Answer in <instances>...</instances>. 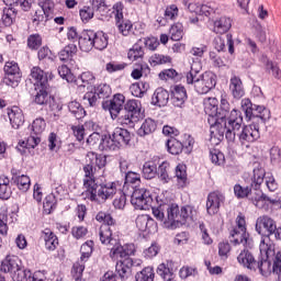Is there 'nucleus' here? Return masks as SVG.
<instances>
[{
  "label": "nucleus",
  "mask_w": 281,
  "mask_h": 281,
  "mask_svg": "<svg viewBox=\"0 0 281 281\" xmlns=\"http://www.w3.org/2000/svg\"><path fill=\"white\" fill-rule=\"evenodd\" d=\"M120 147L121 146L115 140L113 134L102 136L100 146H99L101 150H117V148Z\"/></svg>",
  "instance_id": "nucleus-37"
},
{
  "label": "nucleus",
  "mask_w": 281,
  "mask_h": 281,
  "mask_svg": "<svg viewBox=\"0 0 281 281\" xmlns=\"http://www.w3.org/2000/svg\"><path fill=\"white\" fill-rule=\"evenodd\" d=\"M8 223H10V215L5 209L0 210V234L8 236Z\"/></svg>",
  "instance_id": "nucleus-50"
},
{
  "label": "nucleus",
  "mask_w": 281,
  "mask_h": 281,
  "mask_svg": "<svg viewBox=\"0 0 281 281\" xmlns=\"http://www.w3.org/2000/svg\"><path fill=\"white\" fill-rule=\"evenodd\" d=\"M5 5H20L24 12H27L32 8L34 0H3Z\"/></svg>",
  "instance_id": "nucleus-58"
},
{
  "label": "nucleus",
  "mask_w": 281,
  "mask_h": 281,
  "mask_svg": "<svg viewBox=\"0 0 281 281\" xmlns=\"http://www.w3.org/2000/svg\"><path fill=\"white\" fill-rule=\"evenodd\" d=\"M77 52H78V46H76V44H69L59 52L58 54L59 60H61L63 63H67V60H69V58L76 55Z\"/></svg>",
  "instance_id": "nucleus-42"
},
{
  "label": "nucleus",
  "mask_w": 281,
  "mask_h": 281,
  "mask_svg": "<svg viewBox=\"0 0 281 281\" xmlns=\"http://www.w3.org/2000/svg\"><path fill=\"white\" fill-rule=\"evenodd\" d=\"M239 265L246 267V269H254L256 270V259L254 255L250 254L249 250L244 249L237 257Z\"/></svg>",
  "instance_id": "nucleus-29"
},
{
  "label": "nucleus",
  "mask_w": 281,
  "mask_h": 281,
  "mask_svg": "<svg viewBox=\"0 0 281 281\" xmlns=\"http://www.w3.org/2000/svg\"><path fill=\"white\" fill-rule=\"evenodd\" d=\"M201 72V64L193 63L190 66V70L186 74L187 85H192L196 93L205 94L210 93L214 87H216V75L212 71H206L202 75Z\"/></svg>",
  "instance_id": "nucleus-4"
},
{
  "label": "nucleus",
  "mask_w": 281,
  "mask_h": 281,
  "mask_svg": "<svg viewBox=\"0 0 281 281\" xmlns=\"http://www.w3.org/2000/svg\"><path fill=\"white\" fill-rule=\"evenodd\" d=\"M153 214L157 221L168 223L171 227H179L177 226V218L180 214L179 205L160 203L153 206Z\"/></svg>",
  "instance_id": "nucleus-6"
},
{
  "label": "nucleus",
  "mask_w": 281,
  "mask_h": 281,
  "mask_svg": "<svg viewBox=\"0 0 281 281\" xmlns=\"http://www.w3.org/2000/svg\"><path fill=\"white\" fill-rule=\"evenodd\" d=\"M112 14L114 16L115 23H120V21H124V3L116 2L112 7Z\"/></svg>",
  "instance_id": "nucleus-59"
},
{
  "label": "nucleus",
  "mask_w": 281,
  "mask_h": 281,
  "mask_svg": "<svg viewBox=\"0 0 281 281\" xmlns=\"http://www.w3.org/2000/svg\"><path fill=\"white\" fill-rule=\"evenodd\" d=\"M223 9L221 5L215 2H209L206 4H201L200 7V15L201 16H214V14H221Z\"/></svg>",
  "instance_id": "nucleus-35"
},
{
  "label": "nucleus",
  "mask_w": 281,
  "mask_h": 281,
  "mask_svg": "<svg viewBox=\"0 0 281 281\" xmlns=\"http://www.w3.org/2000/svg\"><path fill=\"white\" fill-rule=\"evenodd\" d=\"M111 97V87L106 83H101L98 87L91 88L83 95V102L89 104V106H95L98 100H104Z\"/></svg>",
  "instance_id": "nucleus-10"
},
{
  "label": "nucleus",
  "mask_w": 281,
  "mask_h": 281,
  "mask_svg": "<svg viewBox=\"0 0 281 281\" xmlns=\"http://www.w3.org/2000/svg\"><path fill=\"white\" fill-rule=\"evenodd\" d=\"M37 144H41V138L38 136H30L26 142L19 143L20 148L18 147V150H20L22 155H25V150L36 148Z\"/></svg>",
  "instance_id": "nucleus-43"
},
{
  "label": "nucleus",
  "mask_w": 281,
  "mask_h": 281,
  "mask_svg": "<svg viewBox=\"0 0 281 281\" xmlns=\"http://www.w3.org/2000/svg\"><path fill=\"white\" fill-rule=\"evenodd\" d=\"M169 36L171 41H181L183 38V24L176 23L169 29Z\"/></svg>",
  "instance_id": "nucleus-52"
},
{
  "label": "nucleus",
  "mask_w": 281,
  "mask_h": 281,
  "mask_svg": "<svg viewBox=\"0 0 281 281\" xmlns=\"http://www.w3.org/2000/svg\"><path fill=\"white\" fill-rule=\"evenodd\" d=\"M259 251L261 260L256 261V269H259L261 276H269V273L273 271V266H271V261H269V256H273V252L276 251L273 240L269 237H261Z\"/></svg>",
  "instance_id": "nucleus-5"
},
{
  "label": "nucleus",
  "mask_w": 281,
  "mask_h": 281,
  "mask_svg": "<svg viewBox=\"0 0 281 281\" xmlns=\"http://www.w3.org/2000/svg\"><path fill=\"white\" fill-rule=\"evenodd\" d=\"M241 111H244L246 117L248 120H251L254 117V103H251V100L249 99H243L240 102Z\"/></svg>",
  "instance_id": "nucleus-64"
},
{
  "label": "nucleus",
  "mask_w": 281,
  "mask_h": 281,
  "mask_svg": "<svg viewBox=\"0 0 281 281\" xmlns=\"http://www.w3.org/2000/svg\"><path fill=\"white\" fill-rule=\"evenodd\" d=\"M249 240V233H247V226L245 222V216L238 215L236 218V225L229 233V241L233 245H247Z\"/></svg>",
  "instance_id": "nucleus-8"
},
{
  "label": "nucleus",
  "mask_w": 281,
  "mask_h": 281,
  "mask_svg": "<svg viewBox=\"0 0 281 281\" xmlns=\"http://www.w3.org/2000/svg\"><path fill=\"white\" fill-rule=\"evenodd\" d=\"M157 131V122L153 119H146L138 128L139 137H146V135H153Z\"/></svg>",
  "instance_id": "nucleus-34"
},
{
  "label": "nucleus",
  "mask_w": 281,
  "mask_h": 281,
  "mask_svg": "<svg viewBox=\"0 0 281 281\" xmlns=\"http://www.w3.org/2000/svg\"><path fill=\"white\" fill-rule=\"evenodd\" d=\"M112 136H114L119 146H126L128 145V142H131V133L126 128L116 127L113 131Z\"/></svg>",
  "instance_id": "nucleus-33"
},
{
  "label": "nucleus",
  "mask_w": 281,
  "mask_h": 281,
  "mask_svg": "<svg viewBox=\"0 0 281 281\" xmlns=\"http://www.w3.org/2000/svg\"><path fill=\"white\" fill-rule=\"evenodd\" d=\"M167 150L170 155H181L183 153V143L175 137H171L166 143Z\"/></svg>",
  "instance_id": "nucleus-39"
},
{
  "label": "nucleus",
  "mask_w": 281,
  "mask_h": 281,
  "mask_svg": "<svg viewBox=\"0 0 281 281\" xmlns=\"http://www.w3.org/2000/svg\"><path fill=\"white\" fill-rule=\"evenodd\" d=\"M133 188V193L131 196V203L135 210H149L151 207L153 211V196L150 195V191L147 189L140 188L135 189Z\"/></svg>",
  "instance_id": "nucleus-9"
},
{
  "label": "nucleus",
  "mask_w": 281,
  "mask_h": 281,
  "mask_svg": "<svg viewBox=\"0 0 281 281\" xmlns=\"http://www.w3.org/2000/svg\"><path fill=\"white\" fill-rule=\"evenodd\" d=\"M46 127H47V123L43 117L35 119L31 125V128L34 135H42V133L45 132Z\"/></svg>",
  "instance_id": "nucleus-54"
},
{
  "label": "nucleus",
  "mask_w": 281,
  "mask_h": 281,
  "mask_svg": "<svg viewBox=\"0 0 281 281\" xmlns=\"http://www.w3.org/2000/svg\"><path fill=\"white\" fill-rule=\"evenodd\" d=\"M42 238L48 251H54L58 247V237L49 228H45L42 232Z\"/></svg>",
  "instance_id": "nucleus-25"
},
{
  "label": "nucleus",
  "mask_w": 281,
  "mask_h": 281,
  "mask_svg": "<svg viewBox=\"0 0 281 281\" xmlns=\"http://www.w3.org/2000/svg\"><path fill=\"white\" fill-rule=\"evenodd\" d=\"M43 207L46 214H52V210L56 207V194L49 193L48 195H46Z\"/></svg>",
  "instance_id": "nucleus-61"
},
{
  "label": "nucleus",
  "mask_w": 281,
  "mask_h": 281,
  "mask_svg": "<svg viewBox=\"0 0 281 281\" xmlns=\"http://www.w3.org/2000/svg\"><path fill=\"white\" fill-rule=\"evenodd\" d=\"M49 85L46 86H35V98H34V102L35 104H47L48 100H49V92H47Z\"/></svg>",
  "instance_id": "nucleus-36"
},
{
  "label": "nucleus",
  "mask_w": 281,
  "mask_h": 281,
  "mask_svg": "<svg viewBox=\"0 0 281 281\" xmlns=\"http://www.w3.org/2000/svg\"><path fill=\"white\" fill-rule=\"evenodd\" d=\"M127 58L130 60H139V58H144V48L139 44H134L127 53Z\"/></svg>",
  "instance_id": "nucleus-55"
},
{
  "label": "nucleus",
  "mask_w": 281,
  "mask_h": 281,
  "mask_svg": "<svg viewBox=\"0 0 281 281\" xmlns=\"http://www.w3.org/2000/svg\"><path fill=\"white\" fill-rule=\"evenodd\" d=\"M136 281H155V270L153 267H146L135 276Z\"/></svg>",
  "instance_id": "nucleus-48"
},
{
  "label": "nucleus",
  "mask_w": 281,
  "mask_h": 281,
  "mask_svg": "<svg viewBox=\"0 0 281 281\" xmlns=\"http://www.w3.org/2000/svg\"><path fill=\"white\" fill-rule=\"evenodd\" d=\"M232 30V19L225 15L216 18L213 21L214 34H227V31Z\"/></svg>",
  "instance_id": "nucleus-22"
},
{
  "label": "nucleus",
  "mask_w": 281,
  "mask_h": 281,
  "mask_svg": "<svg viewBox=\"0 0 281 281\" xmlns=\"http://www.w3.org/2000/svg\"><path fill=\"white\" fill-rule=\"evenodd\" d=\"M12 196V188H10V178L5 176L0 177V199L8 201Z\"/></svg>",
  "instance_id": "nucleus-38"
},
{
  "label": "nucleus",
  "mask_w": 281,
  "mask_h": 281,
  "mask_svg": "<svg viewBox=\"0 0 281 281\" xmlns=\"http://www.w3.org/2000/svg\"><path fill=\"white\" fill-rule=\"evenodd\" d=\"M136 227L139 232H148V234L157 232V223L147 214L138 215L136 217Z\"/></svg>",
  "instance_id": "nucleus-17"
},
{
  "label": "nucleus",
  "mask_w": 281,
  "mask_h": 281,
  "mask_svg": "<svg viewBox=\"0 0 281 281\" xmlns=\"http://www.w3.org/2000/svg\"><path fill=\"white\" fill-rule=\"evenodd\" d=\"M79 49L91 52L93 49V31H83L79 36Z\"/></svg>",
  "instance_id": "nucleus-24"
},
{
  "label": "nucleus",
  "mask_w": 281,
  "mask_h": 281,
  "mask_svg": "<svg viewBox=\"0 0 281 281\" xmlns=\"http://www.w3.org/2000/svg\"><path fill=\"white\" fill-rule=\"evenodd\" d=\"M99 238L102 245H115L116 238L113 237V225L102 224L99 229Z\"/></svg>",
  "instance_id": "nucleus-20"
},
{
  "label": "nucleus",
  "mask_w": 281,
  "mask_h": 281,
  "mask_svg": "<svg viewBox=\"0 0 281 281\" xmlns=\"http://www.w3.org/2000/svg\"><path fill=\"white\" fill-rule=\"evenodd\" d=\"M4 85L13 89L14 87H19V82H21V69L19 68V64L15 61H7L4 65Z\"/></svg>",
  "instance_id": "nucleus-11"
},
{
  "label": "nucleus",
  "mask_w": 281,
  "mask_h": 281,
  "mask_svg": "<svg viewBox=\"0 0 281 281\" xmlns=\"http://www.w3.org/2000/svg\"><path fill=\"white\" fill-rule=\"evenodd\" d=\"M188 100V92L186 91V87L176 86L172 91V102L175 106H183Z\"/></svg>",
  "instance_id": "nucleus-28"
},
{
  "label": "nucleus",
  "mask_w": 281,
  "mask_h": 281,
  "mask_svg": "<svg viewBox=\"0 0 281 281\" xmlns=\"http://www.w3.org/2000/svg\"><path fill=\"white\" fill-rule=\"evenodd\" d=\"M16 16V12L12 8H5L2 11L1 23L4 27H10L12 23H14V19Z\"/></svg>",
  "instance_id": "nucleus-47"
},
{
  "label": "nucleus",
  "mask_w": 281,
  "mask_h": 281,
  "mask_svg": "<svg viewBox=\"0 0 281 281\" xmlns=\"http://www.w3.org/2000/svg\"><path fill=\"white\" fill-rule=\"evenodd\" d=\"M170 100V93L164 88H157L151 97V104L155 106H166Z\"/></svg>",
  "instance_id": "nucleus-23"
},
{
  "label": "nucleus",
  "mask_w": 281,
  "mask_h": 281,
  "mask_svg": "<svg viewBox=\"0 0 281 281\" xmlns=\"http://www.w3.org/2000/svg\"><path fill=\"white\" fill-rule=\"evenodd\" d=\"M133 268V259L125 258L116 262V272L120 278H128L131 276V269Z\"/></svg>",
  "instance_id": "nucleus-26"
},
{
  "label": "nucleus",
  "mask_w": 281,
  "mask_h": 281,
  "mask_svg": "<svg viewBox=\"0 0 281 281\" xmlns=\"http://www.w3.org/2000/svg\"><path fill=\"white\" fill-rule=\"evenodd\" d=\"M229 101H227V94L221 95V108L218 111V99L206 98L204 99V113L209 116L207 122L210 124L211 139H217L222 142L225 137V120L232 114L229 112Z\"/></svg>",
  "instance_id": "nucleus-3"
},
{
  "label": "nucleus",
  "mask_w": 281,
  "mask_h": 281,
  "mask_svg": "<svg viewBox=\"0 0 281 281\" xmlns=\"http://www.w3.org/2000/svg\"><path fill=\"white\" fill-rule=\"evenodd\" d=\"M58 75L60 78H63V80H66L67 82H76V76L71 74V69H69V67L66 65L58 67Z\"/></svg>",
  "instance_id": "nucleus-60"
},
{
  "label": "nucleus",
  "mask_w": 281,
  "mask_h": 281,
  "mask_svg": "<svg viewBox=\"0 0 281 281\" xmlns=\"http://www.w3.org/2000/svg\"><path fill=\"white\" fill-rule=\"evenodd\" d=\"M234 194L237 199H247L249 194H251V188L250 187H243L240 184L234 186Z\"/></svg>",
  "instance_id": "nucleus-63"
},
{
  "label": "nucleus",
  "mask_w": 281,
  "mask_h": 281,
  "mask_svg": "<svg viewBox=\"0 0 281 281\" xmlns=\"http://www.w3.org/2000/svg\"><path fill=\"white\" fill-rule=\"evenodd\" d=\"M31 80L34 85V87H43L48 85L47 82V76L45 75V71L38 67H33L31 70Z\"/></svg>",
  "instance_id": "nucleus-27"
},
{
  "label": "nucleus",
  "mask_w": 281,
  "mask_h": 281,
  "mask_svg": "<svg viewBox=\"0 0 281 281\" xmlns=\"http://www.w3.org/2000/svg\"><path fill=\"white\" fill-rule=\"evenodd\" d=\"M94 14H95V11L93 9V4L91 3L82 5L79 9V16L82 23H89V21L93 19Z\"/></svg>",
  "instance_id": "nucleus-40"
},
{
  "label": "nucleus",
  "mask_w": 281,
  "mask_h": 281,
  "mask_svg": "<svg viewBox=\"0 0 281 281\" xmlns=\"http://www.w3.org/2000/svg\"><path fill=\"white\" fill-rule=\"evenodd\" d=\"M142 183V176L135 171H128L125 175V184L123 188H128V186H139Z\"/></svg>",
  "instance_id": "nucleus-51"
},
{
  "label": "nucleus",
  "mask_w": 281,
  "mask_h": 281,
  "mask_svg": "<svg viewBox=\"0 0 281 281\" xmlns=\"http://www.w3.org/2000/svg\"><path fill=\"white\" fill-rule=\"evenodd\" d=\"M224 134L229 144H234L236 137H238L239 144L245 148H249L254 142L260 139L258 125H243V114L236 109L231 111L227 121L224 123Z\"/></svg>",
  "instance_id": "nucleus-2"
},
{
  "label": "nucleus",
  "mask_w": 281,
  "mask_h": 281,
  "mask_svg": "<svg viewBox=\"0 0 281 281\" xmlns=\"http://www.w3.org/2000/svg\"><path fill=\"white\" fill-rule=\"evenodd\" d=\"M106 166V157L90 151L86 156V165L83 166V199H88L92 203H106L109 199H113L117 194V182H101L98 184L95 179V168L102 169Z\"/></svg>",
  "instance_id": "nucleus-1"
},
{
  "label": "nucleus",
  "mask_w": 281,
  "mask_h": 281,
  "mask_svg": "<svg viewBox=\"0 0 281 281\" xmlns=\"http://www.w3.org/2000/svg\"><path fill=\"white\" fill-rule=\"evenodd\" d=\"M251 187L258 190L266 181V186L269 192H276L278 190V182L272 173H267L265 168L257 166L252 170Z\"/></svg>",
  "instance_id": "nucleus-7"
},
{
  "label": "nucleus",
  "mask_w": 281,
  "mask_h": 281,
  "mask_svg": "<svg viewBox=\"0 0 281 281\" xmlns=\"http://www.w3.org/2000/svg\"><path fill=\"white\" fill-rule=\"evenodd\" d=\"M115 25L120 34L123 36H128V34H131V30H133V23L127 19L116 22Z\"/></svg>",
  "instance_id": "nucleus-57"
},
{
  "label": "nucleus",
  "mask_w": 281,
  "mask_h": 281,
  "mask_svg": "<svg viewBox=\"0 0 281 281\" xmlns=\"http://www.w3.org/2000/svg\"><path fill=\"white\" fill-rule=\"evenodd\" d=\"M223 203H225V194L221 191L211 192L206 200L207 214H210V216L218 214V210H221V205H223Z\"/></svg>",
  "instance_id": "nucleus-14"
},
{
  "label": "nucleus",
  "mask_w": 281,
  "mask_h": 281,
  "mask_svg": "<svg viewBox=\"0 0 281 281\" xmlns=\"http://www.w3.org/2000/svg\"><path fill=\"white\" fill-rule=\"evenodd\" d=\"M124 109L127 113L132 114L134 120H142V117H144V110L142 109V101L139 100H128L125 103Z\"/></svg>",
  "instance_id": "nucleus-21"
},
{
  "label": "nucleus",
  "mask_w": 281,
  "mask_h": 281,
  "mask_svg": "<svg viewBox=\"0 0 281 281\" xmlns=\"http://www.w3.org/2000/svg\"><path fill=\"white\" fill-rule=\"evenodd\" d=\"M92 44L94 49H99V52L106 49V47H109V35L104 32H93Z\"/></svg>",
  "instance_id": "nucleus-32"
},
{
  "label": "nucleus",
  "mask_w": 281,
  "mask_h": 281,
  "mask_svg": "<svg viewBox=\"0 0 281 281\" xmlns=\"http://www.w3.org/2000/svg\"><path fill=\"white\" fill-rule=\"evenodd\" d=\"M13 181L21 192H27V190H30V186H32V180L25 175L13 178Z\"/></svg>",
  "instance_id": "nucleus-46"
},
{
  "label": "nucleus",
  "mask_w": 281,
  "mask_h": 281,
  "mask_svg": "<svg viewBox=\"0 0 281 281\" xmlns=\"http://www.w3.org/2000/svg\"><path fill=\"white\" fill-rule=\"evenodd\" d=\"M196 211L190 205L183 206L180 210L179 216L177 217V226L186 225L188 221H192Z\"/></svg>",
  "instance_id": "nucleus-30"
},
{
  "label": "nucleus",
  "mask_w": 281,
  "mask_h": 281,
  "mask_svg": "<svg viewBox=\"0 0 281 281\" xmlns=\"http://www.w3.org/2000/svg\"><path fill=\"white\" fill-rule=\"evenodd\" d=\"M110 247H112L110 250V258H112V260H120V258L126 259V256L124 254V248L117 239H116V243L112 244Z\"/></svg>",
  "instance_id": "nucleus-49"
},
{
  "label": "nucleus",
  "mask_w": 281,
  "mask_h": 281,
  "mask_svg": "<svg viewBox=\"0 0 281 281\" xmlns=\"http://www.w3.org/2000/svg\"><path fill=\"white\" fill-rule=\"evenodd\" d=\"M252 115H258V117H260V120H262L263 122L271 117L269 110L266 109L265 105L258 104H252Z\"/></svg>",
  "instance_id": "nucleus-56"
},
{
  "label": "nucleus",
  "mask_w": 281,
  "mask_h": 281,
  "mask_svg": "<svg viewBox=\"0 0 281 281\" xmlns=\"http://www.w3.org/2000/svg\"><path fill=\"white\" fill-rule=\"evenodd\" d=\"M229 91L235 100H240L245 95V85H243V79L236 75H232L229 79Z\"/></svg>",
  "instance_id": "nucleus-18"
},
{
  "label": "nucleus",
  "mask_w": 281,
  "mask_h": 281,
  "mask_svg": "<svg viewBox=\"0 0 281 281\" xmlns=\"http://www.w3.org/2000/svg\"><path fill=\"white\" fill-rule=\"evenodd\" d=\"M94 81L95 76H93V72L86 71L80 75L79 79L77 80V85L80 87H86L87 85H93Z\"/></svg>",
  "instance_id": "nucleus-62"
},
{
  "label": "nucleus",
  "mask_w": 281,
  "mask_h": 281,
  "mask_svg": "<svg viewBox=\"0 0 281 281\" xmlns=\"http://www.w3.org/2000/svg\"><path fill=\"white\" fill-rule=\"evenodd\" d=\"M80 261L87 262L91 258V254H93V241H86L80 248Z\"/></svg>",
  "instance_id": "nucleus-53"
},
{
  "label": "nucleus",
  "mask_w": 281,
  "mask_h": 281,
  "mask_svg": "<svg viewBox=\"0 0 281 281\" xmlns=\"http://www.w3.org/2000/svg\"><path fill=\"white\" fill-rule=\"evenodd\" d=\"M125 100L126 98L124 94H115L113 99L102 102V109L103 111H109L112 120H116L117 115H120V112L124 108Z\"/></svg>",
  "instance_id": "nucleus-13"
},
{
  "label": "nucleus",
  "mask_w": 281,
  "mask_h": 281,
  "mask_svg": "<svg viewBox=\"0 0 281 281\" xmlns=\"http://www.w3.org/2000/svg\"><path fill=\"white\" fill-rule=\"evenodd\" d=\"M157 173L161 183H170V162L164 161L159 165Z\"/></svg>",
  "instance_id": "nucleus-41"
},
{
  "label": "nucleus",
  "mask_w": 281,
  "mask_h": 281,
  "mask_svg": "<svg viewBox=\"0 0 281 281\" xmlns=\"http://www.w3.org/2000/svg\"><path fill=\"white\" fill-rule=\"evenodd\" d=\"M7 115L12 128L19 130L25 124V115H23V110L19 106L8 108Z\"/></svg>",
  "instance_id": "nucleus-16"
},
{
  "label": "nucleus",
  "mask_w": 281,
  "mask_h": 281,
  "mask_svg": "<svg viewBox=\"0 0 281 281\" xmlns=\"http://www.w3.org/2000/svg\"><path fill=\"white\" fill-rule=\"evenodd\" d=\"M256 231L258 232V234H261L262 238H271L270 236L278 232V225L276 224V221H273V218L263 215L257 220Z\"/></svg>",
  "instance_id": "nucleus-12"
},
{
  "label": "nucleus",
  "mask_w": 281,
  "mask_h": 281,
  "mask_svg": "<svg viewBox=\"0 0 281 281\" xmlns=\"http://www.w3.org/2000/svg\"><path fill=\"white\" fill-rule=\"evenodd\" d=\"M175 179L180 188H186L188 184V167L179 164L175 170Z\"/></svg>",
  "instance_id": "nucleus-31"
},
{
  "label": "nucleus",
  "mask_w": 281,
  "mask_h": 281,
  "mask_svg": "<svg viewBox=\"0 0 281 281\" xmlns=\"http://www.w3.org/2000/svg\"><path fill=\"white\" fill-rule=\"evenodd\" d=\"M144 179H155L157 177V162L147 161L143 165Z\"/></svg>",
  "instance_id": "nucleus-44"
},
{
  "label": "nucleus",
  "mask_w": 281,
  "mask_h": 281,
  "mask_svg": "<svg viewBox=\"0 0 281 281\" xmlns=\"http://www.w3.org/2000/svg\"><path fill=\"white\" fill-rule=\"evenodd\" d=\"M68 111L74 114V116L77 120H82L85 115H87V112L85 111V108L78 103V101H71L68 103Z\"/></svg>",
  "instance_id": "nucleus-45"
},
{
  "label": "nucleus",
  "mask_w": 281,
  "mask_h": 281,
  "mask_svg": "<svg viewBox=\"0 0 281 281\" xmlns=\"http://www.w3.org/2000/svg\"><path fill=\"white\" fill-rule=\"evenodd\" d=\"M251 201L259 210H269V205H276L278 199L268 196L261 191L256 193V196L251 198Z\"/></svg>",
  "instance_id": "nucleus-19"
},
{
  "label": "nucleus",
  "mask_w": 281,
  "mask_h": 281,
  "mask_svg": "<svg viewBox=\"0 0 281 281\" xmlns=\"http://www.w3.org/2000/svg\"><path fill=\"white\" fill-rule=\"evenodd\" d=\"M179 265L172 260H167L157 267L156 273L162 278V280H172L175 273H177Z\"/></svg>",
  "instance_id": "nucleus-15"
}]
</instances>
